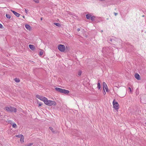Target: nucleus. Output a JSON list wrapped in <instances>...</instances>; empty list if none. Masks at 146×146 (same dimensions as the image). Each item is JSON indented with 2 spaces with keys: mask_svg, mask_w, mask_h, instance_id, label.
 Masks as SVG:
<instances>
[{
  "mask_svg": "<svg viewBox=\"0 0 146 146\" xmlns=\"http://www.w3.org/2000/svg\"><path fill=\"white\" fill-rule=\"evenodd\" d=\"M55 89L57 92L64 94H68L70 92V91L69 90L58 87L55 88Z\"/></svg>",
  "mask_w": 146,
  "mask_h": 146,
  "instance_id": "nucleus-1",
  "label": "nucleus"
},
{
  "mask_svg": "<svg viewBox=\"0 0 146 146\" xmlns=\"http://www.w3.org/2000/svg\"><path fill=\"white\" fill-rule=\"evenodd\" d=\"M5 110L8 112H16L17 109L14 107H6L5 108Z\"/></svg>",
  "mask_w": 146,
  "mask_h": 146,
  "instance_id": "nucleus-2",
  "label": "nucleus"
},
{
  "mask_svg": "<svg viewBox=\"0 0 146 146\" xmlns=\"http://www.w3.org/2000/svg\"><path fill=\"white\" fill-rule=\"evenodd\" d=\"M113 108L117 111L119 108V106L118 103L115 100V99H114L113 101Z\"/></svg>",
  "mask_w": 146,
  "mask_h": 146,
  "instance_id": "nucleus-3",
  "label": "nucleus"
},
{
  "mask_svg": "<svg viewBox=\"0 0 146 146\" xmlns=\"http://www.w3.org/2000/svg\"><path fill=\"white\" fill-rule=\"evenodd\" d=\"M57 48L58 50L61 52H64L66 50V47L64 45L59 44L58 45Z\"/></svg>",
  "mask_w": 146,
  "mask_h": 146,
  "instance_id": "nucleus-4",
  "label": "nucleus"
},
{
  "mask_svg": "<svg viewBox=\"0 0 146 146\" xmlns=\"http://www.w3.org/2000/svg\"><path fill=\"white\" fill-rule=\"evenodd\" d=\"M103 90H106L107 92H108L109 91V90L108 86L105 82H103L102 83Z\"/></svg>",
  "mask_w": 146,
  "mask_h": 146,
  "instance_id": "nucleus-5",
  "label": "nucleus"
},
{
  "mask_svg": "<svg viewBox=\"0 0 146 146\" xmlns=\"http://www.w3.org/2000/svg\"><path fill=\"white\" fill-rule=\"evenodd\" d=\"M36 96L38 99L42 101H43L44 102V100H45V99L46 98L42 96L38 95H36Z\"/></svg>",
  "mask_w": 146,
  "mask_h": 146,
  "instance_id": "nucleus-6",
  "label": "nucleus"
},
{
  "mask_svg": "<svg viewBox=\"0 0 146 146\" xmlns=\"http://www.w3.org/2000/svg\"><path fill=\"white\" fill-rule=\"evenodd\" d=\"M50 104H49V106H56V102L52 100H50V101L49 102Z\"/></svg>",
  "mask_w": 146,
  "mask_h": 146,
  "instance_id": "nucleus-7",
  "label": "nucleus"
},
{
  "mask_svg": "<svg viewBox=\"0 0 146 146\" xmlns=\"http://www.w3.org/2000/svg\"><path fill=\"white\" fill-rule=\"evenodd\" d=\"M50 101V100H48V99L46 98V99H45V100H44V103L46 105L49 106L50 102H49Z\"/></svg>",
  "mask_w": 146,
  "mask_h": 146,
  "instance_id": "nucleus-8",
  "label": "nucleus"
},
{
  "mask_svg": "<svg viewBox=\"0 0 146 146\" xmlns=\"http://www.w3.org/2000/svg\"><path fill=\"white\" fill-rule=\"evenodd\" d=\"M11 11L17 17H18L20 16V14L19 13L12 10H11Z\"/></svg>",
  "mask_w": 146,
  "mask_h": 146,
  "instance_id": "nucleus-9",
  "label": "nucleus"
},
{
  "mask_svg": "<svg viewBox=\"0 0 146 146\" xmlns=\"http://www.w3.org/2000/svg\"><path fill=\"white\" fill-rule=\"evenodd\" d=\"M25 26L27 30L29 31H31V27L29 25L26 24L25 25Z\"/></svg>",
  "mask_w": 146,
  "mask_h": 146,
  "instance_id": "nucleus-10",
  "label": "nucleus"
},
{
  "mask_svg": "<svg viewBox=\"0 0 146 146\" xmlns=\"http://www.w3.org/2000/svg\"><path fill=\"white\" fill-rule=\"evenodd\" d=\"M134 76L135 78L137 80H140V76L138 74H135Z\"/></svg>",
  "mask_w": 146,
  "mask_h": 146,
  "instance_id": "nucleus-11",
  "label": "nucleus"
},
{
  "mask_svg": "<svg viewBox=\"0 0 146 146\" xmlns=\"http://www.w3.org/2000/svg\"><path fill=\"white\" fill-rule=\"evenodd\" d=\"M29 48L32 50H34L35 49V48L34 45L32 44H29Z\"/></svg>",
  "mask_w": 146,
  "mask_h": 146,
  "instance_id": "nucleus-12",
  "label": "nucleus"
},
{
  "mask_svg": "<svg viewBox=\"0 0 146 146\" xmlns=\"http://www.w3.org/2000/svg\"><path fill=\"white\" fill-rule=\"evenodd\" d=\"M97 87L98 89H100L101 88V85L100 84V81H98V84H97Z\"/></svg>",
  "mask_w": 146,
  "mask_h": 146,
  "instance_id": "nucleus-13",
  "label": "nucleus"
},
{
  "mask_svg": "<svg viewBox=\"0 0 146 146\" xmlns=\"http://www.w3.org/2000/svg\"><path fill=\"white\" fill-rule=\"evenodd\" d=\"M24 137L23 135L21 137L20 139V142L21 143H23L24 142Z\"/></svg>",
  "mask_w": 146,
  "mask_h": 146,
  "instance_id": "nucleus-14",
  "label": "nucleus"
},
{
  "mask_svg": "<svg viewBox=\"0 0 146 146\" xmlns=\"http://www.w3.org/2000/svg\"><path fill=\"white\" fill-rule=\"evenodd\" d=\"M14 80L17 82H20L19 79L17 78H15Z\"/></svg>",
  "mask_w": 146,
  "mask_h": 146,
  "instance_id": "nucleus-15",
  "label": "nucleus"
},
{
  "mask_svg": "<svg viewBox=\"0 0 146 146\" xmlns=\"http://www.w3.org/2000/svg\"><path fill=\"white\" fill-rule=\"evenodd\" d=\"M91 16V15L88 14H87L86 16V18L88 19H89L90 18Z\"/></svg>",
  "mask_w": 146,
  "mask_h": 146,
  "instance_id": "nucleus-16",
  "label": "nucleus"
},
{
  "mask_svg": "<svg viewBox=\"0 0 146 146\" xmlns=\"http://www.w3.org/2000/svg\"><path fill=\"white\" fill-rule=\"evenodd\" d=\"M6 16L7 18L8 19H10L11 18V16L9 14H6Z\"/></svg>",
  "mask_w": 146,
  "mask_h": 146,
  "instance_id": "nucleus-17",
  "label": "nucleus"
},
{
  "mask_svg": "<svg viewBox=\"0 0 146 146\" xmlns=\"http://www.w3.org/2000/svg\"><path fill=\"white\" fill-rule=\"evenodd\" d=\"M82 73V72L81 71V70L79 71L78 72V76H80L81 75Z\"/></svg>",
  "mask_w": 146,
  "mask_h": 146,
  "instance_id": "nucleus-18",
  "label": "nucleus"
},
{
  "mask_svg": "<svg viewBox=\"0 0 146 146\" xmlns=\"http://www.w3.org/2000/svg\"><path fill=\"white\" fill-rule=\"evenodd\" d=\"M54 25H56V26L60 27V25L59 23H54Z\"/></svg>",
  "mask_w": 146,
  "mask_h": 146,
  "instance_id": "nucleus-19",
  "label": "nucleus"
},
{
  "mask_svg": "<svg viewBox=\"0 0 146 146\" xmlns=\"http://www.w3.org/2000/svg\"><path fill=\"white\" fill-rule=\"evenodd\" d=\"M95 18V17L94 16H91L90 19L91 20L93 21L94 20Z\"/></svg>",
  "mask_w": 146,
  "mask_h": 146,
  "instance_id": "nucleus-20",
  "label": "nucleus"
},
{
  "mask_svg": "<svg viewBox=\"0 0 146 146\" xmlns=\"http://www.w3.org/2000/svg\"><path fill=\"white\" fill-rule=\"evenodd\" d=\"M23 135H22L20 134V135H15V136L17 137H19V138H21Z\"/></svg>",
  "mask_w": 146,
  "mask_h": 146,
  "instance_id": "nucleus-21",
  "label": "nucleus"
},
{
  "mask_svg": "<svg viewBox=\"0 0 146 146\" xmlns=\"http://www.w3.org/2000/svg\"><path fill=\"white\" fill-rule=\"evenodd\" d=\"M43 50H41L39 52L40 55V56L42 55L43 54Z\"/></svg>",
  "mask_w": 146,
  "mask_h": 146,
  "instance_id": "nucleus-22",
  "label": "nucleus"
},
{
  "mask_svg": "<svg viewBox=\"0 0 146 146\" xmlns=\"http://www.w3.org/2000/svg\"><path fill=\"white\" fill-rule=\"evenodd\" d=\"M13 127V128H16L17 127V125L15 123H13V125H12Z\"/></svg>",
  "mask_w": 146,
  "mask_h": 146,
  "instance_id": "nucleus-23",
  "label": "nucleus"
},
{
  "mask_svg": "<svg viewBox=\"0 0 146 146\" xmlns=\"http://www.w3.org/2000/svg\"><path fill=\"white\" fill-rule=\"evenodd\" d=\"M49 128L50 129V130L52 131V132H54V131H53V129L52 127H50Z\"/></svg>",
  "mask_w": 146,
  "mask_h": 146,
  "instance_id": "nucleus-24",
  "label": "nucleus"
},
{
  "mask_svg": "<svg viewBox=\"0 0 146 146\" xmlns=\"http://www.w3.org/2000/svg\"><path fill=\"white\" fill-rule=\"evenodd\" d=\"M103 93L104 94V95H105L106 94V93L105 91V90H103Z\"/></svg>",
  "mask_w": 146,
  "mask_h": 146,
  "instance_id": "nucleus-25",
  "label": "nucleus"
},
{
  "mask_svg": "<svg viewBox=\"0 0 146 146\" xmlns=\"http://www.w3.org/2000/svg\"><path fill=\"white\" fill-rule=\"evenodd\" d=\"M34 1L36 3H38L39 2L38 0H34Z\"/></svg>",
  "mask_w": 146,
  "mask_h": 146,
  "instance_id": "nucleus-26",
  "label": "nucleus"
},
{
  "mask_svg": "<svg viewBox=\"0 0 146 146\" xmlns=\"http://www.w3.org/2000/svg\"><path fill=\"white\" fill-rule=\"evenodd\" d=\"M129 91L130 93H132V91L131 90V88L130 87L129 88Z\"/></svg>",
  "mask_w": 146,
  "mask_h": 146,
  "instance_id": "nucleus-27",
  "label": "nucleus"
},
{
  "mask_svg": "<svg viewBox=\"0 0 146 146\" xmlns=\"http://www.w3.org/2000/svg\"><path fill=\"white\" fill-rule=\"evenodd\" d=\"M3 26L1 23H0V28L2 29L3 28Z\"/></svg>",
  "mask_w": 146,
  "mask_h": 146,
  "instance_id": "nucleus-28",
  "label": "nucleus"
},
{
  "mask_svg": "<svg viewBox=\"0 0 146 146\" xmlns=\"http://www.w3.org/2000/svg\"><path fill=\"white\" fill-rule=\"evenodd\" d=\"M33 145V143H30L29 144V145H28V146H29L32 145Z\"/></svg>",
  "mask_w": 146,
  "mask_h": 146,
  "instance_id": "nucleus-29",
  "label": "nucleus"
},
{
  "mask_svg": "<svg viewBox=\"0 0 146 146\" xmlns=\"http://www.w3.org/2000/svg\"><path fill=\"white\" fill-rule=\"evenodd\" d=\"M80 29H79V28H78V29H77V31H80Z\"/></svg>",
  "mask_w": 146,
  "mask_h": 146,
  "instance_id": "nucleus-30",
  "label": "nucleus"
},
{
  "mask_svg": "<svg viewBox=\"0 0 146 146\" xmlns=\"http://www.w3.org/2000/svg\"><path fill=\"white\" fill-rule=\"evenodd\" d=\"M41 104H38V106L39 107H40V106H41Z\"/></svg>",
  "mask_w": 146,
  "mask_h": 146,
  "instance_id": "nucleus-31",
  "label": "nucleus"
},
{
  "mask_svg": "<svg viewBox=\"0 0 146 146\" xmlns=\"http://www.w3.org/2000/svg\"><path fill=\"white\" fill-rule=\"evenodd\" d=\"M25 12H26V13L27 14V13H28V11H27L26 9H25Z\"/></svg>",
  "mask_w": 146,
  "mask_h": 146,
  "instance_id": "nucleus-32",
  "label": "nucleus"
},
{
  "mask_svg": "<svg viewBox=\"0 0 146 146\" xmlns=\"http://www.w3.org/2000/svg\"><path fill=\"white\" fill-rule=\"evenodd\" d=\"M23 18H24H24H25V17L24 16H23Z\"/></svg>",
  "mask_w": 146,
  "mask_h": 146,
  "instance_id": "nucleus-33",
  "label": "nucleus"
},
{
  "mask_svg": "<svg viewBox=\"0 0 146 146\" xmlns=\"http://www.w3.org/2000/svg\"><path fill=\"white\" fill-rule=\"evenodd\" d=\"M41 19V20H42V18H41V19Z\"/></svg>",
  "mask_w": 146,
  "mask_h": 146,
  "instance_id": "nucleus-34",
  "label": "nucleus"
},
{
  "mask_svg": "<svg viewBox=\"0 0 146 146\" xmlns=\"http://www.w3.org/2000/svg\"><path fill=\"white\" fill-rule=\"evenodd\" d=\"M115 15H117V13H115Z\"/></svg>",
  "mask_w": 146,
  "mask_h": 146,
  "instance_id": "nucleus-35",
  "label": "nucleus"
},
{
  "mask_svg": "<svg viewBox=\"0 0 146 146\" xmlns=\"http://www.w3.org/2000/svg\"><path fill=\"white\" fill-rule=\"evenodd\" d=\"M145 124L146 125V122L145 123Z\"/></svg>",
  "mask_w": 146,
  "mask_h": 146,
  "instance_id": "nucleus-36",
  "label": "nucleus"
}]
</instances>
